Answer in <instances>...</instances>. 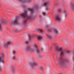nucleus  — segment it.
Returning <instances> with one entry per match:
<instances>
[{"label":"nucleus","mask_w":74,"mask_h":74,"mask_svg":"<svg viewBox=\"0 0 74 74\" xmlns=\"http://www.w3.org/2000/svg\"><path fill=\"white\" fill-rule=\"evenodd\" d=\"M55 49L57 51L59 52L60 51V58L59 60L58 61V63L60 64L61 67H64L65 66V63L67 62V60L65 59H63L62 56H63V55L66 53V52H68V51H64L63 50V48L62 47H59L58 46H56L55 47Z\"/></svg>","instance_id":"nucleus-1"},{"label":"nucleus","mask_w":74,"mask_h":74,"mask_svg":"<svg viewBox=\"0 0 74 74\" xmlns=\"http://www.w3.org/2000/svg\"><path fill=\"white\" fill-rule=\"evenodd\" d=\"M20 16H21V17H22V18H25L24 19L25 21H23L24 25H25L26 22V20L27 19L32 20V19H33L34 18L32 15L27 16V12L26 10H25L23 13L21 14L20 15Z\"/></svg>","instance_id":"nucleus-2"},{"label":"nucleus","mask_w":74,"mask_h":74,"mask_svg":"<svg viewBox=\"0 0 74 74\" xmlns=\"http://www.w3.org/2000/svg\"><path fill=\"white\" fill-rule=\"evenodd\" d=\"M19 18L18 17H17L14 19V21H12L11 23V25L12 26L15 25V24H18L19 23Z\"/></svg>","instance_id":"nucleus-3"},{"label":"nucleus","mask_w":74,"mask_h":74,"mask_svg":"<svg viewBox=\"0 0 74 74\" xmlns=\"http://www.w3.org/2000/svg\"><path fill=\"white\" fill-rule=\"evenodd\" d=\"M33 47L34 49L36 50V52L38 54H40L41 53V51H40L39 49L38 48L36 43H35L33 44Z\"/></svg>","instance_id":"nucleus-4"},{"label":"nucleus","mask_w":74,"mask_h":74,"mask_svg":"<svg viewBox=\"0 0 74 74\" xmlns=\"http://www.w3.org/2000/svg\"><path fill=\"white\" fill-rule=\"evenodd\" d=\"M30 64L31 67V69H34V66H38V64L35 61H34L33 62L30 63Z\"/></svg>","instance_id":"nucleus-5"},{"label":"nucleus","mask_w":74,"mask_h":74,"mask_svg":"<svg viewBox=\"0 0 74 74\" xmlns=\"http://www.w3.org/2000/svg\"><path fill=\"white\" fill-rule=\"evenodd\" d=\"M25 50L27 51L28 52H34V50L33 49L31 48V47L30 46H27L26 47Z\"/></svg>","instance_id":"nucleus-6"},{"label":"nucleus","mask_w":74,"mask_h":74,"mask_svg":"<svg viewBox=\"0 0 74 74\" xmlns=\"http://www.w3.org/2000/svg\"><path fill=\"white\" fill-rule=\"evenodd\" d=\"M10 45H12V42L10 41H8L6 43L3 45V47L7 49L8 48V46Z\"/></svg>","instance_id":"nucleus-7"},{"label":"nucleus","mask_w":74,"mask_h":74,"mask_svg":"<svg viewBox=\"0 0 74 74\" xmlns=\"http://www.w3.org/2000/svg\"><path fill=\"white\" fill-rule=\"evenodd\" d=\"M49 2H46L42 4L43 5H45V7H46V10H50V8L48 6V5H49Z\"/></svg>","instance_id":"nucleus-8"},{"label":"nucleus","mask_w":74,"mask_h":74,"mask_svg":"<svg viewBox=\"0 0 74 74\" xmlns=\"http://www.w3.org/2000/svg\"><path fill=\"white\" fill-rule=\"evenodd\" d=\"M4 53H2L1 54V57H0V62H2L3 63H4Z\"/></svg>","instance_id":"nucleus-9"},{"label":"nucleus","mask_w":74,"mask_h":74,"mask_svg":"<svg viewBox=\"0 0 74 74\" xmlns=\"http://www.w3.org/2000/svg\"><path fill=\"white\" fill-rule=\"evenodd\" d=\"M55 19L58 22H60L62 20L61 18L59 15H56V16Z\"/></svg>","instance_id":"nucleus-10"},{"label":"nucleus","mask_w":74,"mask_h":74,"mask_svg":"<svg viewBox=\"0 0 74 74\" xmlns=\"http://www.w3.org/2000/svg\"><path fill=\"white\" fill-rule=\"evenodd\" d=\"M70 8L71 10L74 11V3H72L70 5Z\"/></svg>","instance_id":"nucleus-11"},{"label":"nucleus","mask_w":74,"mask_h":74,"mask_svg":"<svg viewBox=\"0 0 74 74\" xmlns=\"http://www.w3.org/2000/svg\"><path fill=\"white\" fill-rule=\"evenodd\" d=\"M28 11H31V14H33L34 13V10L33 9L29 8L27 9Z\"/></svg>","instance_id":"nucleus-12"},{"label":"nucleus","mask_w":74,"mask_h":74,"mask_svg":"<svg viewBox=\"0 0 74 74\" xmlns=\"http://www.w3.org/2000/svg\"><path fill=\"white\" fill-rule=\"evenodd\" d=\"M53 30L54 32V33H55V34H59V32H58V30H57L56 29L54 28L53 29Z\"/></svg>","instance_id":"nucleus-13"},{"label":"nucleus","mask_w":74,"mask_h":74,"mask_svg":"<svg viewBox=\"0 0 74 74\" xmlns=\"http://www.w3.org/2000/svg\"><path fill=\"white\" fill-rule=\"evenodd\" d=\"M37 30L38 32V33H42V32H43V31H42V29H37Z\"/></svg>","instance_id":"nucleus-14"},{"label":"nucleus","mask_w":74,"mask_h":74,"mask_svg":"<svg viewBox=\"0 0 74 74\" xmlns=\"http://www.w3.org/2000/svg\"><path fill=\"white\" fill-rule=\"evenodd\" d=\"M47 36L48 38L49 39H50V40H52V39H53V38L52 36L50 35H47Z\"/></svg>","instance_id":"nucleus-15"},{"label":"nucleus","mask_w":74,"mask_h":74,"mask_svg":"<svg viewBox=\"0 0 74 74\" xmlns=\"http://www.w3.org/2000/svg\"><path fill=\"white\" fill-rule=\"evenodd\" d=\"M1 21L2 23H3V24H6V21L3 19H1Z\"/></svg>","instance_id":"nucleus-16"},{"label":"nucleus","mask_w":74,"mask_h":74,"mask_svg":"<svg viewBox=\"0 0 74 74\" xmlns=\"http://www.w3.org/2000/svg\"><path fill=\"white\" fill-rule=\"evenodd\" d=\"M11 69L12 73H15V69H14V67H13V66L11 67Z\"/></svg>","instance_id":"nucleus-17"},{"label":"nucleus","mask_w":74,"mask_h":74,"mask_svg":"<svg viewBox=\"0 0 74 74\" xmlns=\"http://www.w3.org/2000/svg\"><path fill=\"white\" fill-rule=\"evenodd\" d=\"M64 13L65 14V16L66 18V16H67V11L65 10H64Z\"/></svg>","instance_id":"nucleus-18"},{"label":"nucleus","mask_w":74,"mask_h":74,"mask_svg":"<svg viewBox=\"0 0 74 74\" xmlns=\"http://www.w3.org/2000/svg\"><path fill=\"white\" fill-rule=\"evenodd\" d=\"M42 36H38V38L39 40H41L42 39Z\"/></svg>","instance_id":"nucleus-19"},{"label":"nucleus","mask_w":74,"mask_h":74,"mask_svg":"<svg viewBox=\"0 0 74 74\" xmlns=\"http://www.w3.org/2000/svg\"><path fill=\"white\" fill-rule=\"evenodd\" d=\"M58 11L59 12H62V10L60 9H59L58 10Z\"/></svg>","instance_id":"nucleus-20"},{"label":"nucleus","mask_w":74,"mask_h":74,"mask_svg":"<svg viewBox=\"0 0 74 74\" xmlns=\"http://www.w3.org/2000/svg\"><path fill=\"white\" fill-rule=\"evenodd\" d=\"M25 44H29L30 43L29 41H27L25 42Z\"/></svg>","instance_id":"nucleus-21"},{"label":"nucleus","mask_w":74,"mask_h":74,"mask_svg":"<svg viewBox=\"0 0 74 74\" xmlns=\"http://www.w3.org/2000/svg\"><path fill=\"white\" fill-rule=\"evenodd\" d=\"M2 29H3L2 28V26L1 25V24L0 23V30H2Z\"/></svg>","instance_id":"nucleus-22"},{"label":"nucleus","mask_w":74,"mask_h":74,"mask_svg":"<svg viewBox=\"0 0 74 74\" xmlns=\"http://www.w3.org/2000/svg\"><path fill=\"white\" fill-rule=\"evenodd\" d=\"M12 59L13 60H16V57L15 56H14L12 58Z\"/></svg>","instance_id":"nucleus-23"},{"label":"nucleus","mask_w":74,"mask_h":74,"mask_svg":"<svg viewBox=\"0 0 74 74\" xmlns=\"http://www.w3.org/2000/svg\"><path fill=\"white\" fill-rule=\"evenodd\" d=\"M19 1H23V2H24V1H26V0H18Z\"/></svg>","instance_id":"nucleus-24"},{"label":"nucleus","mask_w":74,"mask_h":74,"mask_svg":"<svg viewBox=\"0 0 74 74\" xmlns=\"http://www.w3.org/2000/svg\"><path fill=\"white\" fill-rule=\"evenodd\" d=\"M46 30L47 32H51V30L47 28Z\"/></svg>","instance_id":"nucleus-25"},{"label":"nucleus","mask_w":74,"mask_h":74,"mask_svg":"<svg viewBox=\"0 0 74 74\" xmlns=\"http://www.w3.org/2000/svg\"><path fill=\"white\" fill-rule=\"evenodd\" d=\"M29 40H30L32 39V36H31L29 35Z\"/></svg>","instance_id":"nucleus-26"},{"label":"nucleus","mask_w":74,"mask_h":74,"mask_svg":"<svg viewBox=\"0 0 74 74\" xmlns=\"http://www.w3.org/2000/svg\"><path fill=\"white\" fill-rule=\"evenodd\" d=\"M35 9H38V5H36L35 7Z\"/></svg>","instance_id":"nucleus-27"},{"label":"nucleus","mask_w":74,"mask_h":74,"mask_svg":"<svg viewBox=\"0 0 74 74\" xmlns=\"http://www.w3.org/2000/svg\"><path fill=\"white\" fill-rule=\"evenodd\" d=\"M39 68H40V70H43V68L42 67L40 66L39 67Z\"/></svg>","instance_id":"nucleus-28"},{"label":"nucleus","mask_w":74,"mask_h":74,"mask_svg":"<svg viewBox=\"0 0 74 74\" xmlns=\"http://www.w3.org/2000/svg\"><path fill=\"white\" fill-rule=\"evenodd\" d=\"M38 57L40 58H42V56H41V55H39V56H38Z\"/></svg>","instance_id":"nucleus-29"},{"label":"nucleus","mask_w":74,"mask_h":74,"mask_svg":"<svg viewBox=\"0 0 74 74\" xmlns=\"http://www.w3.org/2000/svg\"><path fill=\"white\" fill-rule=\"evenodd\" d=\"M42 14L43 15H46V13H45V12H42Z\"/></svg>","instance_id":"nucleus-30"},{"label":"nucleus","mask_w":74,"mask_h":74,"mask_svg":"<svg viewBox=\"0 0 74 74\" xmlns=\"http://www.w3.org/2000/svg\"><path fill=\"white\" fill-rule=\"evenodd\" d=\"M13 54H15V51L14 50H13Z\"/></svg>","instance_id":"nucleus-31"},{"label":"nucleus","mask_w":74,"mask_h":74,"mask_svg":"<svg viewBox=\"0 0 74 74\" xmlns=\"http://www.w3.org/2000/svg\"><path fill=\"white\" fill-rule=\"evenodd\" d=\"M2 71V69L1 68V67H0V72H1Z\"/></svg>","instance_id":"nucleus-32"},{"label":"nucleus","mask_w":74,"mask_h":74,"mask_svg":"<svg viewBox=\"0 0 74 74\" xmlns=\"http://www.w3.org/2000/svg\"><path fill=\"white\" fill-rule=\"evenodd\" d=\"M31 1V0H28V3H29V2H30Z\"/></svg>","instance_id":"nucleus-33"},{"label":"nucleus","mask_w":74,"mask_h":74,"mask_svg":"<svg viewBox=\"0 0 74 74\" xmlns=\"http://www.w3.org/2000/svg\"><path fill=\"white\" fill-rule=\"evenodd\" d=\"M22 6L23 7H25V5H22Z\"/></svg>","instance_id":"nucleus-34"},{"label":"nucleus","mask_w":74,"mask_h":74,"mask_svg":"<svg viewBox=\"0 0 74 74\" xmlns=\"http://www.w3.org/2000/svg\"><path fill=\"white\" fill-rule=\"evenodd\" d=\"M39 17L40 18H41V15H39Z\"/></svg>","instance_id":"nucleus-35"},{"label":"nucleus","mask_w":74,"mask_h":74,"mask_svg":"<svg viewBox=\"0 0 74 74\" xmlns=\"http://www.w3.org/2000/svg\"><path fill=\"white\" fill-rule=\"evenodd\" d=\"M41 49H42V51H44V50H43L44 49L43 48V47H42L41 48Z\"/></svg>","instance_id":"nucleus-36"},{"label":"nucleus","mask_w":74,"mask_h":74,"mask_svg":"<svg viewBox=\"0 0 74 74\" xmlns=\"http://www.w3.org/2000/svg\"><path fill=\"white\" fill-rule=\"evenodd\" d=\"M59 74H62V73H59Z\"/></svg>","instance_id":"nucleus-37"},{"label":"nucleus","mask_w":74,"mask_h":74,"mask_svg":"<svg viewBox=\"0 0 74 74\" xmlns=\"http://www.w3.org/2000/svg\"><path fill=\"white\" fill-rule=\"evenodd\" d=\"M57 57H58V56H57Z\"/></svg>","instance_id":"nucleus-38"}]
</instances>
